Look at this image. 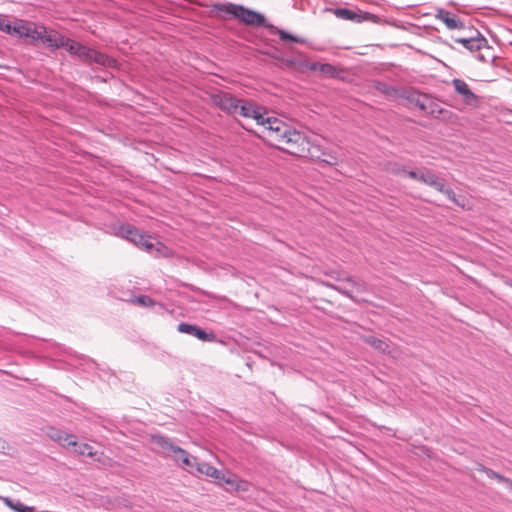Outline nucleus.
<instances>
[{
  "label": "nucleus",
  "mask_w": 512,
  "mask_h": 512,
  "mask_svg": "<svg viewBox=\"0 0 512 512\" xmlns=\"http://www.w3.org/2000/svg\"><path fill=\"white\" fill-rule=\"evenodd\" d=\"M365 341L370 346H372L373 348H375L381 352H385L389 347L388 344L384 340L379 339L375 336H368V337H366Z\"/></svg>",
  "instance_id": "obj_25"
},
{
  "label": "nucleus",
  "mask_w": 512,
  "mask_h": 512,
  "mask_svg": "<svg viewBox=\"0 0 512 512\" xmlns=\"http://www.w3.org/2000/svg\"><path fill=\"white\" fill-rule=\"evenodd\" d=\"M134 303H137L138 305L144 306V307H150L154 305V300L146 295H140L133 299Z\"/></svg>",
  "instance_id": "obj_27"
},
{
  "label": "nucleus",
  "mask_w": 512,
  "mask_h": 512,
  "mask_svg": "<svg viewBox=\"0 0 512 512\" xmlns=\"http://www.w3.org/2000/svg\"><path fill=\"white\" fill-rule=\"evenodd\" d=\"M440 192L445 194L447 196V198L449 200H451L452 202H454L455 204L460 205L459 201L456 199L455 192L452 189L447 188L445 184H444V191H440Z\"/></svg>",
  "instance_id": "obj_30"
},
{
  "label": "nucleus",
  "mask_w": 512,
  "mask_h": 512,
  "mask_svg": "<svg viewBox=\"0 0 512 512\" xmlns=\"http://www.w3.org/2000/svg\"><path fill=\"white\" fill-rule=\"evenodd\" d=\"M374 88L376 91L380 92L381 94H384L391 98H399L401 90L397 89L396 87L389 85L382 81H376L374 83Z\"/></svg>",
  "instance_id": "obj_21"
},
{
  "label": "nucleus",
  "mask_w": 512,
  "mask_h": 512,
  "mask_svg": "<svg viewBox=\"0 0 512 512\" xmlns=\"http://www.w3.org/2000/svg\"><path fill=\"white\" fill-rule=\"evenodd\" d=\"M294 1H295L294 5H293V6H294V8H299V5H298L297 0H294Z\"/></svg>",
  "instance_id": "obj_35"
},
{
  "label": "nucleus",
  "mask_w": 512,
  "mask_h": 512,
  "mask_svg": "<svg viewBox=\"0 0 512 512\" xmlns=\"http://www.w3.org/2000/svg\"><path fill=\"white\" fill-rule=\"evenodd\" d=\"M65 48L66 51L72 55L77 56L81 61L88 63L89 58H91L90 52L92 48H89L78 41H75L69 37L64 35H60L57 49Z\"/></svg>",
  "instance_id": "obj_8"
},
{
  "label": "nucleus",
  "mask_w": 512,
  "mask_h": 512,
  "mask_svg": "<svg viewBox=\"0 0 512 512\" xmlns=\"http://www.w3.org/2000/svg\"><path fill=\"white\" fill-rule=\"evenodd\" d=\"M152 443L158 448V452L165 457H171L174 459V455L177 454V449L181 447L172 443L167 437L162 435H153Z\"/></svg>",
  "instance_id": "obj_12"
},
{
  "label": "nucleus",
  "mask_w": 512,
  "mask_h": 512,
  "mask_svg": "<svg viewBox=\"0 0 512 512\" xmlns=\"http://www.w3.org/2000/svg\"><path fill=\"white\" fill-rule=\"evenodd\" d=\"M408 101L409 104L418 107L427 114L441 113V109L426 94H422L415 89L401 90L400 97Z\"/></svg>",
  "instance_id": "obj_5"
},
{
  "label": "nucleus",
  "mask_w": 512,
  "mask_h": 512,
  "mask_svg": "<svg viewBox=\"0 0 512 512\" xmlns=\"http://www.w3.org/2000/svg\"><path fill=\"white\" fill-rule=\"evenodd\" d=\"M32 24L33 22L17 20L13 25H11V33L17 35L20 38H25L26 35H28Z\"/></svg>",
  "instance_id": "obj_22"
},
{
  "label": "nucleus",
  "mask_w": 512,
  "mask_h": 512,
  "mask_svg": "<svg viewBox=\"0 0 512 512\" xmlns=\"http://www.w3.org/2000/svg\"><path fill=\"white\" fill-rule=\"evenodd\" d=\"M437 18L439 20H441L443 23H445V25L447 26L448 29H451V30L465 29V24L460 19V17H458L457 15H455L449 11H445V10L439 11V13L437 14Z\"/></svg>",
  "instance_id": "obj_15"
},
{
  "label": "nucleus",
  "mask_w": 512,
  "mask_h": 512,
  "mask_svg": "<svg viewBox=\"0 0 512 512\" xmlns=\"http://www.w3.org/2000/svg\"><path fill=\"white\" fill-rule=\"evenodd\" d=\"M484 472H485V474L487 475L488 478H490V479H497L499 482H503V483H506V484H509L510 486H512V481L510 479H508V478L504 477L503 475L493 471L492 469L485 468Z\"/></svg>",
  "instance_id": "obj_26"
},
{
  "label": "nucleus",
  "mask_w": 512,
  "mask_h": 512,
  "mask_svg": "<svg viewBox=\"0 0 512 512\" xmlns=\"http://www.w3.org/2000/svg\"><path fill=\"white\" fill-rule=\"evenodd\" d=\"M262 126L265 137L272 145L286 149L292 154L304 152V145L307 143L305 136L292 129L288 124L275 117H266Z\"/></svg>",
  "instance_id": "obj_1"
},
{
  "label": "nucleus",
  "mask_w": 512,
  "mask_h": 512,
  "mask_svg": "<svg viewBox=\"0 0 512 512\" xmlns=\"http://www.w3.org/2000/svg\"><path fill=\"white\" fill-rule=\"evenodd\" d=\"M453 40L470 52L475 53V58L480 62L487 63L489 60L495 59L487 39L478 31H475L474 34L470 36L453 37Z\"/></svg>",
  "instance_id": "obj_3"
},
{
  "label": "nucleus",
  "mask_w": 512,
  "mask_h": 512,
  "mask_svg": "<svg viewBox=\"0 0 512 512\" xmlns=\"http://www.w3.org/2000/svg\"><path fill=\"white\" fill-rule=\"evenodd\" d=\"M325 11L332 13L335 17H337L339 19L348 20V21H352L355 23H362L365 21L375 22L376 19L378 18L376 15L369 13V12H364L359 9L354 10V9H349V8H344V7L326 8Z\"/></svg>",
  "instance_id": "obj_7"
},
{
  "label": "nucleus",
  "mask_w": 512,
  "mask_h": 512,
  "mask_svg": "<svg viewBox=\"0 0 512 512\" xmlns=\"http://www.w3.org/2000/svg\"><path fill=\"white\" fill-rule=\"evenodd\" d=\"M322 155L324 158L321 159L322 162L328 165H336L338 163V156L332 152H323Z\"/></svg>",
  "instance_id": "obj_28"
},
{
  "label": "nucleus",
  "mask_w": 512,
  "mask_h": 512,
  "mask_svg": "<svg viewBox=\"0 0 512 512\" xmlns=\"http://www.w3.org/2000/svg\"><path fill=\"white\" fill-rule=\"evenodd\" d=\"M3 501L7 507L13 510V507H15L16 500L11 499L10 497H4Z\"/></svg>",
  "instance_id": "obj_34"
},
{
  "label": "nucleus",
  "mask_w": 512,
  "mask_h": 512,
  "mask_svg": "<svg viewBox=\"0 0 512 512\" xmlns=\"http://www.w3.org/2000/svg\"><path fill=\"white\" fill-rule=\"evenodd\" d=\"M405 173V175H407L409 178H412V179H416L419 181V175L420 173L417 172V171H414V170H410V171H406L404 170L403 171Z\"/></svg>",
  "instance_id": "obj_33"
},
{
  "label": "nucleus",
  "mask_w": 512,
  "mask_h": 512,
  "mask_svg": "<svg viewBox=\"0 0 512 512\" xmlns=\"http://www.w3.org/2000/svg\"><path fill=\"white\" fill-rule=\"evenodd\" d=\"M311 69L312 70H319L321 74L327 76V77H330V78H334L338 75V70L335 66H333L332 64H329V63H323V64H313L311 66Z\"/></svg>",
  "instance_id": "obj_23"
},
{
  "label": "nucleus",
  "mask_w": 512,
  "mask_h": 512,
  "mask_svg": "<svg viewBox=\"0 0 512 512\" xmlns=\"http://www.w3.org/2000/svg\"><path fill=\"white\" fill-rule=\"evenodd\" d=\"M0 31L11 34V24L2 16H0Z\"/></svg>",
  "instance_id": "obj_31"
},
{
  "label": "nucleus",
  "mask_w": 512,
  "mask_h": 512,
  "mask_svg": "<svg viewBox=\"0 0 512 512\" xmlns=\"http://www.w3.org/2000/svg\"><path fill=\"white\" fill-rule=\"evenodd\" d=\"M451 84L455 92L462 97L465 104L476 106L479 103V97L470 89L469 85L464 80L454 78Z\"/></svg>",
  "instance_id": "obj_10"
},
{
  "label": "nucleus",
  "mask_w": 512,
  "mask_h": 512,
  "mask_svg": "<svg viewBox=\"0 0 512 512\" xmlns=\"http://www.w3.org/2000/svg\"><path fill=\"white\" fill-rule=\"evenodd\" d=\"M333 288L350 298H353L354 294L361 293L365 290L364 284L362 282L353 279H347L344 284L333 286Z\"/></svg>",
  "instance_id": "obj_14"
},
{
  "label": "nucleus",
  "mask_w": 512,
  "mask_h": 512,
  "mask_svg": "<svg viewBox=\"0 0 512 512\" xmlns=\"http://www.w3.org/2000/svg\"><path fill=\"white\" fill-rule=\"evenodd\" d=\"M10 450V447L6 440L0 437V453L8 454Z\"/></svg>",
  "instance_id": "obj_32"
},
{
  "label": "nucleus",
  "mask_w": 512,
  "mask_h": 512,
  "mask_svg": "<svg viewBox=\"0 0 512 512\" xmlns=\"http://www.w3.org/2000/svg\"><path fill=\"white\" fill-rule=\"evenodd\" d=\"M118 234L146 251H151L154 248L155 239L149 235L142 234L136 227L130 224L121 225Z\"/></svg>",
  "instance_id": "obj_6"
},
{
  "label": "nucleus",
  "mask_w": 512,
  "mask_h": 512,
  "mask_svg": "<svg viewBox=\"0 0 512 512\" xmlns=\"http://www.w3.org/2000/svg\"><path fill=\"white\" fill-rule=\"evenodd\" d=\"M73 448V452L78 455H86L88 457L93 458L96 455V452L93 450L92 446L87 443H78L76 441V445H70Z\"/></svg>",
  "instance_id": "obj_24"
},
{
  "label": "nucleus",
  "mask_w": 512,
  "mask_h": 512,
  "mask_svg": "<svg viewBox=\"0 0 512 512\" xmlns=\"http://www.w3.org/2000/svg\"><path fill=\"white\" fill-rule=\"evenodd\" d=\"M177 330L180 333L193 335L197 339H199L201 341H205V342H211L215 339V335L212 332L208 333L196 325L185 323V322H181L178 325Z\"/></svg>",
  "instance_id": "obj_13"
},
{
  "label": "nucleus",
  "mask_w": 512,
  "mask_h": 512,
  "mask_svg": "<svg viewBox=\"0 0 512 512\" xmlns=\"http://www.w3.org/2000/svg\"><path fill=\"white\" fill-rule=\"evenodd\" d=\"M214 9L229 14L246 25L266 26L271 29L272 33L278 34L280 40L283 42L292 41L296 43H304V40L298 36L292 35L291 33L273 25H266V19L263 14L248 9L243 5L233 3L216 4L214 5Z\"/></svg>",
  "instance_id": "obj_2"
},
{
  "label": "nucleus",
  "mask_w": 512,
  "mask_h": 512,
  "mask_svg": "<svg viewBox=\"0 0 512 512\" xmlns=\"http://www.w3.org/2000/svg\"><path fill=\"white\" fill-rule=\"evenodd\" d=\"M196 471L216 480L222 479V472L207 462H198Z\"/></svg>",
  "instance_id": "obj_20"
},
{
  "label": "nucleus",
  "mask_w": 512,
  "mask_h": 512,
  "mask_svg": "<svg viewBox=\"0 0 512 512\" xmlns=\"http://www.w3.org/2000/svg\"><path fill=\"white\" fill-rule=\"evenodd\" d=\"M211 103L227 114H237L240 99L233 97L231 94L224 91H217L210 94Z\"/></svg>",
  "instance_id": "obj_9"
},
{
  "label": "nucleus",
  "mask_w": 512,
  "mask_h": 512,
  "mask_svg": "<svg viewBox=\"0 0 512 512\" xmlns=\"http://www.w3.org/2000/svg\"><path fill=\"white\" fill-rule=\"evenodd\" d=\"M34 510L33 506H27L20 500H16L15 507H13V511L15 512H34Z\"/></svg>",
  "instance_id": "obj_29"
},
{
  "label": "nucleus",
  "mask_w": 512,
  "mask_h": 512,
  "mask_svg": "<svg viewBox=\"0 0 512 512\" xmlns=\"http://www.w3.org/2000/svg\"><path fill=\"white\" fill-rule=\"evenodd\" d=\"M90 55H91V58H89L88 64L96 63L103 67H110V68L115 67L117 64V61L114 58H112L102 52H99L95 49H92V51L90 52Z\"/></svg>",
  "instance_id": "obj_19"
},
{
  "label": "nucleus",
  "mask_w": 512,
  "mask_h": 512,
  "mask_svg": "<svg viewBox=\"0 0 512 512\" xmlns=\"http://www.w3.org/2000/svg\"><path fill=\"white\" fill-rule=\"evenodd\" d=\"M48 436L50 439L65 448H69L70 445H76V437L73 434H69L58 429H50Z\"/></svg>",
  "instance_id": "obj_16"
},
{
  "label": "nucleus",
  "mask_w": 512,
  "mask_h": 512,
  "mask_svg": "<svg viewBox=\"0 0 512 512\" xmlns=\"http://www.w3.org/2000/svg\"><path fill=\"white\" fill-rule=\"evenodd\" d=\"M175 462L180 463L183 468L189 472H193L197 467V458L188 454V452L182 448L177 449V454L174 455Z\"/></svg>",
  "instance_id": "obj_17"
},
{
  "label": "nucleus",
  "mask_w": 512,
  "mask_h": 512,
  "mask_svg": "<svg viewBox=\"0 0 512 512\" xmlns=\"http://www.w3.org/2000/svg\"><path fill=\"white\" fill-rule=\"evenodd\" d=\"M60 35L61 33L54 29L33 22L28 35L25 37V42L29 45L41 43L50 50H57Z\"/></svg>",
  "instance_id": "obj_4"
},
{
  "label": "nucleus",
  "mask_w": 512,
  "mask_h": 512,
  "mask_svg": "<svg viewBox=\"0 0 512 512\" xmlns=\"http://www.w3.org/2000/svg\"><path fill=\"white\" fill-rule=\"evenodd\" d=\"M238 113L243 117L255 119L259 125H262L266 118L260 106L243 100L239 103Z\"/></svg>",
  "instance_id": "obj_11"
},
{
  "label": "nucleus",
  "mask_w": 512,
  "mask_h": 512,
  "mask_svg": "<svg viewBox=\"0 0 512 512\" xmlns=\"http://www.w3.org/2000/svg\"><path fill=\"white\" fill-rule=\"evenodd\" d=\"M419 181L435 188L437 191H444V179L439 178L430 171L420 172Z\"/></svg>",
  "instance_id": "obj_18"
}]
</instances>
